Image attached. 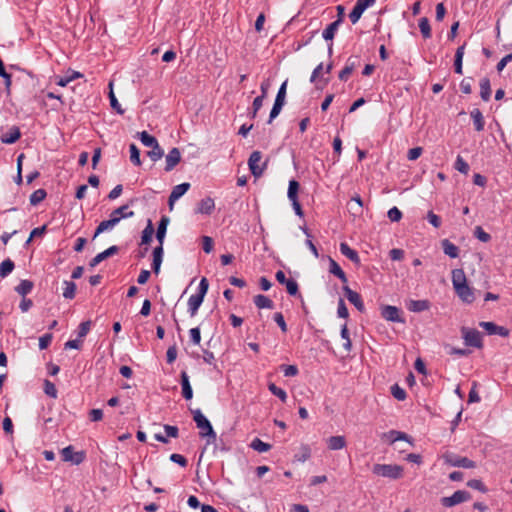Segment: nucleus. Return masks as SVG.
I'll list each match as a JSON object with an SVG mask.
<instances>
[{"label": "nucleus", "instance_id": "nucleus-55", "mask_svg": "<svg viewBox=\"0 0 512 512\" xmlns=\"http://www.w3.org/2000/svg\"><path fill=\"white\" fill-rule=\"evenodd\" d=\"M455 169L463 174H467L469 171V165L464 161L461 156H458L455 162Z\"/></svg>", "mask_w": 512, "mask_h": 512}, {"label": "nucleus", "instance_id": "nucleus-3", "mask_svg": "<svg viewBox=\"0 0 512 512\" xmlns=\"http://www.w3.org/2000/svg\"><path fill=\"white\" fill-rule=\"evenodd\" d=\"M262 153L260 151H253L249 157L248 165L251 171V174L258 178L262 176L265 169L267 168L268 161L261 162Z\"/></svg>", "mask_w": 512, "mask_h": 512}, {"label": "nucleus", "instance_id": "nucleus-36", "mask_svg": "<svg viewBox=\"0 0 512 512\" xmlns=\"http://www.w3.org/2000/svg\"><path fill=\"white\" fill-rule=\"evenodd\" d=\"M408 309L412 312H422L429 309V302L427 300H411Z\"/></svg>", "mask_w": 512, "mask_h": 512}, {"label": "nucleus", "instance_id": "nucleus-37", "mask_svg": "<svg viewBox=\"0 0 512 512\" xmlns=\"http://www.w3.org/2000/svg\"><path fill=\"white\" fill-rule=\"evenodd\" d=\"M139 138H140L141 143H142L144 146H146V147H150V148H152V147H154L155 145H157V144H158L157 139H156L154 136L150 135V134H149L148 132H146V131H142V132H140V133H139Z\"/></svg>", "mask_w": 512, "mask_h": 512}, {"label": "nucleus", "instance_id": "nucleus-33", "mask_svg": "<svg viewBox=\"0 0 512 512\" xmlns=\"http://www.w3.org/2000/svg\"><path fill=\"white\" fill-rule=\"evenodd\" d=\"M154 227L151 220H148L147 226L142 231L141 245H148L152 241Z\"/></svg>", "mask_w": 512, "mask_h": 512}, {"label": "nucleus", "instance_id": "nucleus-57", "mask_svg": "<svg viewBox=\"0 0 512 512\" xmlns=\"http://www.w3.org/2000/svg\"><path fill=\"white\" fill-rule=\"evenodd\" d=\"M281 369L286 377H294L298 374V368L295 365H282Z\"/></svg>", "mask_w": 512, "mask_h": 512}, {"label": "nucleus", "instance_id": "nucleus-44", "mask_svg": "<svg viewBox=\"0 0 512 512\" xmlns=\"http://www.w3.org/2000/svg\"><path fill=\"white\" fill-rule=\"evenodd\" d=\"M419 28H420V31L425 39H428L431 37L430 23L426 17H422L419 20Z\"/></svg>", "mask_w": 512, "mask_h": 512}, {"label": "nucleus", "instance_id": "nucleus-9", "mask_svg": "<svg viewBox=\"0 0 512 512\" xmlns=\"http://www.w3.org/2000/svg\"><path fill=\"white\" fill-rule=\"evenodd\" d=\"M276 280L286 286L287 292L294 296L298 293V284L294 279H287L285 273L282 270H279L275 274Z\"/></svg>", "mask_w": 512, "mask_h": 512}, {"label": "nucleus", "instance_id": "nucleus-47", "mask_svg": "<svg viewBox=\"0 0 512 512\" xmlns=\"http://www.w3.org/2000/svg\"><path fill=\"white\" fill-rule=\"evenodd\" d=\"M129 150H130V160H131V162L134 165H136V166H140L141 165L140 151L137 148V146L135 144H130Z\"/></svg>", "mask_w": 512, "mask_h": 512}, {"label": "nucleus", "instance_id": "nucleus-40", "mask_svg": "<svg viewBox=\"0 0 512 512\" xmlns=\"http://www.w3.org/2000/svg\"><path fill=\"white\" fill-rule=\"evenodd\" d=\"M63 297L73 299L76 293V284L72 281H64Z\"/></svg>", "mask_w": 512, "mask_h": 512}, {"label": "nucleus", "instance_id": "nucleus-54", "mask_svg": "<svg viewBox=\"0 0 512 512\" xmlns=\"http://www.w3.org/2000/svg\"><path fill=\"white\" fill-rule=\"evenodd\" d=\"M283 106H284V104L281 102H277V101L274 102V105L270 112L268 123H271L273 121V119H275L280 114Z\"/></svg>", "mask_w": 512, "mask_h": 512}, {"label": "nucleus", "instance_id": "nucleus-56", "mask_svg": "<svg viewBox=\"0 0 512 512\" xmlns=\"http://www.w3.org/2000/svg\"><path fill=\"white\" fill-rule=\"evenodd\" d=\"M388 218L392 222H398L402 218V212L397 207H392L387 213Z\"/></svg>", "mask_w": 512, "mask_h": 512}, {"label": "nucleus", "instance_id": "nucleus-48", "mask_svg": "<svg viewBox=\"0 0 512 512\" xmlns=\"http://www.w3.org/2000/svg\"><path fill=\"white\" fill-rule=\"evenodd\" d=\"M341 337L342 339L345 340L344 344H343V347L344 349L347 351V352H350L351 351V348H352V342L350 340V337H349V331H348V328H347V325L344 324L341 328Z\"/></svg>", "mask_w": 512, "mask_h": 512}, {"label": "nucleus", "instance_id": "nucleus-1", "mask_svg": "<svg viewBox=\"0 0 512 512\" xmlns=\"http://www.w3.org/2000/svg\"><path fill=\"white\" fill-rule=\"evenodd\" d=\"M192 414L193 420L195 421L197 428L200 429V436L215 439L216 433L214 432L210 421L204 416L201 410H192Z\"/></svg>", "mask_w": 512, "mask_h": 512}, {"label": "nucleus", "instance_id": "nucleus-43", "mask_svg": "<svg viewBox=\"0 0 512 512\" xmlns=\"http://www.w3.org/2000/svg\"><path fill=\"white\" fill-rule=\"evenodd\" d=\"M251 448H253L255 451H258L260 453L267 452L271 449V445L268 443L263 442L259 438H255L251 444Z\"/></svg>", "mask_w": 512, "mask_h": 512}, {"label": "nucleus", "instance_id": "nucleus-46", "mask_svg": "<svg viewBox=\"0 0 512 512\" xmlns=\"http://www.w3.org/2000/svg\"><path fill=\"white\" fill-rule=\"evenodd\" d=\"M268 389L273 395L277 396L282 402H286L287 393L282 388L277 387L274 383H270L268 385Z\"/></svg>", "mask_w": 512, "mask_h": 512}, {"label": "nucleus", "instance_id": "nucleus-63", "mask_svg": "<svg viewBox=\"0 0 512 512\" xmlns=\"http://www.w3.org/2000/svg\"><path fill=\"white\" fill-rule=\"evenodd\" d=\"M202 248L205 253H210L213 250V239L209 236H203Z\"/></svg>", "mask_w": 512, "mask_h": 512}, {"label": "nucleus", "instance_id": "nucleus-42", "mask_svg": "<svg viewBox=\"0 0 512 512\" xmlns=\"http://www.w3.org/2000/svg\"><path fill=\"white\" fill-rule=\"evenodd\" d=\"M109 88H110V92H109V100H110V105L111 107L117 111V113L119 114H123L124 113V110L121 108V105L119 104L114 92H113V83L110 82L109 83Z\"/></svg>", "mask_w": 512, "mask_h": 512}, {"label": "nucleus", "instance_id": "nucleus-50", "mask_svg": "<svg viewBox=\"0 0 512 512\" xmlns=\"http://www.w3.org/2000/svg\"><path fill=\"white\" fill-rule=\"evenodd\" d=\"M298 190H299V183L296 180H291L289 182V187H288V198L290 201L298 199L297 198Z\"/></svg>", "mask_w": 512, "mask_h": 512}, {"label": "nucleus", "instance_id": "nucleus-30", "mask_svg": "<svg viewBox=\"0 0 512 512\" xmlns=\"http://www.w3.org/2000/svg\"><path fill=\"white\" fill-rule=\"evenodd\" d=\"M254 304L259 309H272L274 307L273 301L265 295L259 294L254 297Z\"/></svg>", "mask_w": 512, "mask_h": 512}, {"label": "nucleus", "instance_id": "nucleus-49", "mask_svg": "<svg viewBox=\"0 0 512 512\" xmlns=\"http://www.w3.org/2000/svg\"><path fill=\"white\" fill-rule=\"evenodd\" d=\"M391 394L393 397L399 401H403L406 399V392L403 388H401L398 384H394L391 387Z\"/></svg>", "mask_w": 512, "mask_h": 512}, {"label": "nucleus", "instance_id": "nucleus-38", "mask_svg": "<svg viewBox=\"0 0 512 512\" xmlns=\"http://www.w3.org/2000/svg\"><path fill=\"white\" fill-rule=\"evenodd\" d=\"M464 49H465V45L458 47L456 50V54H455L454 67H455V72L458 74H462V59H463V55H464Z\"/></svg>", "mask_w": 512, "mask_h": 512}, {"label": "nucleus", "instance_id": "nucleus-58", "mask_svg": "<svg viewBox=\"0 0 512 512\" xmlns=\"http://www.w3.org/2000/svg\"><path fill=\"white\" fill-rule=\"evenodd\" d=\"M264 99H265L264 96H257L254 99L253 104H252L253 111H252V114H251V118H255L256 117L257 112L260 110V108L263 105Z\"/></svg>", "mask_w": 512, "mask_h": 512}, {"label": "nucleus", "instance_id": "nucleus-59", "mask_svg": "<svg viewBox=\"0 0 512 512\" xmlns=\"http://www.w3.org/2000/svg\"><path fill=\"white\" fill-rule=\"evenodd\" d=\"M209 288V283L206 278H202L199 283L198 287V293L195 295L200 296L201 298H204Z\"/></svg>", "mask_w": 512, "mask_h": 512}, {"label": "nucleus", "instance_id": "nucleus-15", "mask_svg": "<svg viewBox=\"0 0 512 512\" xmlns=\"http://www.w3.org/2000/svg\"><path fill=\"white\" fill-rule=\"evenodd\" d=\"M119 251V248L117 246H111L108 249L104 250L103 252L98 253L92 260L90 261L89 265L90 267H95L105 259H107L110 256L115 255Z\"/></svg>", "mask_w": 512, "mask_h": 512}, {"label": "nucleus", "instance_id": "nucleus-22", "mask_svg": "<svg viewBox=\"0 0 512 512\" xmlns=\"http://www.w3.org/2000/svg\"><path fill=\"white\" fill-rule=\"evenodd\" d=\"M327 446L330 450H341L346 446V439L344 436H331L327 440Z\"/></svg>", "mask_w": 512, "mask_h": 512}, {"label": "nucleus", "instance_id": "nucleus-20", "mask_svg": "<svg viewBox=\"0 0 512 512\" xmlns=\"http://www.w3.org/2000/svg\"><path fill=\"white\" fill-rule=\"evenodd\" d=\"M181 387H182V396L186 400H190L193 397V390L189 381V376L185 371L181 372Z\"/></svg>", "mask_w": 512, "mask_h": 512}, {"label": "nucleus", "instance_id": "nucleus-23", "mask_svg": "<svg viewBox=\"0 0 512 512\" xmlns=\"http://www.w3.org/2000/svg\"><path fill=\"white\" fill-rule=\"evenodd\" d=\"M163 259V246L159 245L153 250V262L152 269L155 274H158L160 271L161 263Z\"/></svg>", "mask_w": 512, "mask_h": 512}, {"label": "nucleus", "instance_id": "nucleus-4", "mask_svg": "<svg viewBox=\"0 0 512 512\" xmlns=\"http://www.w3.org/2000/svg\"><path fill=\"white\" fill-rule=\"evenodd\" d=\"M444 462L452 467L475 468L476 463L467 457L447 452L443 455Z\"/></svg>", "mask_w": 512, "mask_h": 512}, {"label": "nucleus", "instance_id": "nucleus-32", "mask_svg": "<svg viewBox=\"0 0 512 512\" xmlns=\"http://www.w3.org/2000/svg\"><path fill=\"white\" fill-rule=\"evenodd\" d=\"M442 248L444 253L451 258H456L459 255V248L448 239L442 241Z\"/></svg>", "mask_w": 512, "mask_h": 512}, {"label": "nucleus", "instance_id": "nucleus-53", "mask_svg": "<svg viewBox=\"0 0 512 512\" xmlns=\"http://www.w3.org/2000/svg\"><path fill=\"white\" fill-rule=\"evenodd\" d=\"M44 392L51 398H57V389L55 385L49 380L44 381Z\"/></svg>", "mask_w": 512, "mask_h": 512}, {"label": "nucleus", "instance_id": "nucleus-17", "mask_svg": "<svg viewBox=\"0 0 512 512\" xmlns=\"http://www.w3.org/2000/svg\"><path fill=\"white\" fill-rule=\"evenodd\" d=\"M215 209L214 200L211 197L202 199L196 208V213L210 215Z\"/></svg>", "mask_w": 512, "mask_h": 512}, {"label": "nucleus", "instance_id": "nucleus-60", "mask_svg": "<svg viewBox=\"0 0 512 512\" xmlns=\"http://www.w3.org/2000/svg\"><path fill=\"white\" fill-rule=\"evenodd\" d=\"M337 314L339 317L345 318V319L348 318V316H349V312L345 305V302L341 298L339 299V302H338Z\"/></svg>", "mask_w": 512, "mask_h": 512}, {"label": "nucleus", "instance_id": "nucleus-14", "mask_svg": "<svg viewBox=\"0 0 512 512\" xmlns=\"http://www.w3.org/2000/svg\"><path fill=\"white\" fill-rule=\"evenodd\" d=\"M358 57H350L347 60L345 67L339 72V79L341 81H347L354 69L358 66Z\"/></svg>", "mask_w": 512, "mask_h": 512}, {"label": "nucleus", "instance_id": "nucleus-27", "mask_svg": "<svg viewBox=\"0 0 512 512\" xmlns=\"http://www.w3.org/2000/svg\"><path fill=\"white\" fill-rule=\"evenodd\" d=\"M168 223H169V218L166 216H163L158 224V228L156 231V238L159 241V245H161V246H163Z\"/></svg>", "mask_w": 512, "mask_h": 512}, {"label": "nucleus", "instance_id": "nucleus-64", "mask_svg": "<svg viewBox=\"0 0 512 512\" xmlns=\"http://www.w3.org/2000/svg\"><path fill=\"white\" fill-rule=\"evenodd\" d=\"M422 152H423V149L421 147L412 148L408 151L407 158L410 161H414L421 156Z\"/></svg>", "mask_w": 512, "mask_h": 512}, {"label": "nucleus", "instance_id": "nucleus-28", "mask_svg": "<svg viewBox=\"0 0 512 512\" xmlns=\"http://www.w3.org/2000/svg\"><path fill=\"white\" fill-rule=\"evenodd\" d=\"M203 300H204V298H201L200 296H197L195 294L190 296V298L188 300V312L190 313L191 317L196 315Z\"/></svg>", "mask_w": 512, "mask_h": 512}, {"label": "nucleus", "instance_id": "nucleus-35", "mask_svg": "<svg viewBox=\"0 0 512 512\" xmlns=\"http://www.w3.org/2000/svg\"><path fill=\"white\" fill-rule=\"evenodd\" d=\"M383 438H386L390 443H394L398 440L408 441V435L406 433L396 430H390L389 432L384 433Z\"/></svg>", "mask_w": 512, "mask_h": 512}, {"label": "nucleus", "instance_id": "nucleus-29", "mask_svg": "<svg viewBox=\"0 0 512 512\" xmlns=\"http://www.w3.org/2000/svg\"><path fill=\"white\" fill-rule=\"evenodd\" d=\"M452 283L454 289L467 284L466 276L462 269H454L452 271Z\"/></svg>", "mask_w": 512, "mask_h": 512}, {"label": "nucleus", "instance_id": "nucleus-41", "mask_svg": "<svg viewBox=\"0 0 512 512\" xmlns=\"http://www.w3.org/2000/svg\"><path fill=\"white\" fill-rule=\"evenodd\" d=\"M311 456V449L308 445L303 444L299 448V452L295 455V458L299 462L307 461Z\"/></svg>", "mask_w": 512, "mask_h": 512}, {"label": "nucleus", "instance_id": "nucleus-12", "mask_svg": "<svg viewBox=\"0 0 512 512\" xmlns=\"http://www.w3.org/2000/svg\"><path fill=\"white\" fill-rule=\"evenodd\" d=\"M189 188H190V184L189 183H181V184L176 185L175 187H173V189L171 191V194L169 196V199H168V204H169L170 210L173 209L174 203L180 197H182L189 190Z\"/></svg>", "mask_w": 512, "mask_h": 512}, {"label": "nucleus", "instance_id": "nucleus-45", "mask_svg": "<svg viewBox=\"0 0 512 512\" xmlns=\"http://www.w3.org/2000/svg\"><path fill=\"white\" fill-rule=\"evenodd\" d=\"M46 195H47V193L44 189H38V190L34 191L30 195L31 205L39 204L40 202H42L45 199Z\"/></svg>", "mask_w": 512, "mask_h": 512}, {"label": "nucleus", "instance_id": "nucleus-25", "mask_svg": "<svg viewBox=\"0 0 512 512\" xmlns=\"http://www.w3.org/2000/svg\"><path fill=\"white\" fill-rule=\"evenodd\" d=\"M342 22H343V19L341 17H339L337 20H335L334 22L329 24L327 26V28L322 33L323 38L327 41L332 40Z\"/></svg>", "mask_w": 512, "mask_h": 512}, {"label": "nucleus", "instance_id": "nucleus-19", "mask_svg": "<svg viewBox=\"0 0 512 512\" xmlns=\"http://www.w3.org/2000/svg\"><path fill=\"white\" fill-rule=\"evenodd\" d=\"M133 216H134V212L128 211V205H122V206L118 207L117 209H114L110 214V217L112 219H116L115 222L117 224L120 222L121 219L130 218Z\"/></svg>", "mask_w": 512, "mask_h": 512}, {"label": "nucleus", "instance_id": "nucleus-8", "mask_svg": "<svg viewBox=\"0 0 512 512\" xmlns=\"http://www.w3.org/2000/svg\"><path fill=\"white\" fill-rule=\"evenodd\" d=\"M381 316L390 322L403 323L404 319L400 315V310L396 306L384 305L381 307Z\"/></svg>", "mask_w": 512, "mask_h": 512}, {"label": "nucleus", "instance_id": "nucleus-7", "mask_svg": "<svg viewBox=\"0 0 512 512\" xmlns=\"http://www.w3.org/2000/svg\"><path fill=\"white\" fill-rule=\"evenodd\" d=\"M461 333L465 345L480 348V333L476 329L462 327Z\"/></svg>", "mask_w": 512, "mask_h": 512}, {"label": "nucleus", "instance_id": "nucleus-2", "mask_svg": "<svg viewBox=\"0 0 512 512\" xmlns=\"http://www.w3.org/2000/svg\"><path fill=\"white\" fill-rule=\"evenodd\" d=\"M372 471L378 476L390 479H399L403 474V468L401 466L391 464H375Z\"/></svg>", "mask_w": 512, "mask_h": 512}, {"label": "nucleus", "instance_id": "nucleus-13", "mask_svg": "<svg viewBox=\"0 0 512 512\" xmlns=\"http://www.w3.org/2000/svg\"><path fill=\"white\" fill-rule=\"evenodd\" d=\"M181 161V152L178 148H172L169 153L166 155L165 162V171H172Z\"/></svg>", "mask_w": 512, "mask_h": 512}, {"label": "nucleus", "instance_id": "nucleus-11", "mask_svg": "<svg viewBox=\"0 0 512 512\" xmlns=\"http://www.w3.org/2000/svg\"><path fill=\"white\" fill-rule=\"evenodd\" d=\"M482 328L488 335H498L501 337H508L509 330L504 326H499L493 322H482Z\"/></svg>", "mask_w": 512, "mask_h": 512}, {"label": "nucleus", "instance_id": "nucleus-5", "mask_svg": "<svg viewBox=\"0 0 512 512\" xmlns=\"http://www.w3.org/2000/svg\"><path fill=\"white\" fill-rule=\"evenodd\" d=\"M63 461L71 462L75 465H79L85 459V453L83 451L75 452L72 446H67L61 450Z\"/></svg>", "mask_w": 512, "mask_h": 512}, {"label": "nucleus", "instance_id": "nucleus-24", "mask_svg": "<svg viewBox=\"0 0 512 512\" xmlns=\"http://www.w3.org/2000/svg\"><path fill=\"white\" fill-rule=\"evenodd\" d=\"M455 291L459 298L466 303H471L474 300V294L467 284L455 288Z\"/></svg>", "mask_w": 512, "mask_h": 512}, {"label": "nucleus", "instance_id": "nucleus-61", "mask_svg": "<svg viewBox=\"0 0 512 512\" xmlns=\"http://www.w3.org/2000/svg\"><path fill=\"white\" fill-rule=\"evenodd\" d=\"M170 460L172 462H174V463L179 464L182 467H186L187 464H188L187 459L183 455H180V454H177V453L171 454L170 455Z\"/></svg>", "mask_w": 512, "mask_h": 512}, {"label": "nucleus", "instance_id": "nucleus-10", "mask_svg": "<svg viewBox=\"0 0 512 512\" xmlns=\"http://www.w3.org/2000/svg\"><path fill=\"white\" fill-rule=\"evenodd\" d=\"M343 291L348 301L353 304L358 311L363 312L365 310L361 295L358 292L353 291L347 285L343 286Z\"/></svg>", "mask_w": 512, "mask_h": 512}, {"label": "nucleus", "instance_id": "nucleus-51", "mask_svg": "<svg viewBox=\"0 0 512 512\" xmlns=\"http://www.w3.org/2000/svg\"><path fill=\"white\" fill-rule=\"evenodd\" d=\"M147 155L151 158L152 161H157L161 159L164 155V152L162 148L159 146V144L152 147L150 151H148Z\"/></svg>", "mask_w": 512, "mask_h": 512}, {"label": "nucleus", "instance_id": "nucleus-21", "mask_svg": "<svg viewBox=\"0 0 512 512\" xmlns=\"http://www.w3.org/2000/svg\"><path fill=\"white\" fill-rule=\"evenodd\" d=\"M329 272L336 277H338L342 283L346 284L348 282V279L346 277V274L342 270V268L339 266V264L329 257Z\"/></svg>", "mask_w": 512, "mask_h": 512}, {"label": "nucleus", "instance_id": "nucleus-6", "mask_svg": "<svg viewBox=\"0 0 512 512\" xmlns=\"http://www.w3.org/2000/svg\"><path fill=\"white\" fill-rule=\"evenodd\" d=\"M470 498V495L467 491L458 490L450 497H443L441 499V503L446 508H451L456 504L467 501Z\"/></svg>", "mask_w": 512, "mask_h": 512}, {"label": "nucleus", "instance_id": "nucleus-34", "mask_svg": "<svg viewBox=\"0 0 512 512\" xmlns=\"http://www.w3.org/2000/svg\"><path fill=\"white\" fill-rule=\"evenodd\" d=\"M33 282L30 280H21V282L15 287V291L25 297L27 294H29L33 289Z\"/></svg>", "mask_w": 512, "mask_h": 512}, {"label": "nucleus", "instance_id": "nucleus-39", "mask_svg": "<svg viewBox=\"0 0 512 512\" xmlns=\"http://www.w3.org/2000/svg\"><path fill=\"white\" fill-rule=\"evenodd\" d=\"M14 267V262L10 259L2 261L0 264V277L5 278L8 276L13 271Z\"/></svg>", "mask_w": 512, "mask_h": 512}, {"label": "nucleus", "instance_id": "nucleus-31", "mask_svg": "<svg viewBox=\"0 0 512 512\" xmlns=\"http://www.w3.org/2000/svg\"><path fill=\"white\" fill-rule=\"evenodd\" d=\"M115 220L116 219H112L110 217L108 220H104V221L100 222V224L97 226V228L94 232L93 238L95 239L101 233L114 228L117 225Z\"/></svg>", "mask_w": 512, "mask_h": 512}, {"label": "nucleus", "instance_id": "nucleus-18", "mask_svg": "<svg viewBox=\"0 0 512 512\" xmlns=\"http://www.w3.org/2000/svg\"><path fill=\"white\" fill-rule=\"evenodd\" d=\"M21 137L20 129L16 126L11 127L7 132L1 135V141L5 144H13Z\"/></svg>", "mask_w": 512, "mask_h": 512}, {"label": "nucleus", "instance_id": "nucleus-16", "mask_svg": "<svg viewBox=\"0 0 512 512\" xmlns=\"http://www.w3.org/2000/svg\"><path fill=\"white\" fill-rule=\"evenodd\" d=\"M82 77H83L82 73H80L78 71H74V70H68L64 76L56 77V84L61 87H65L73 80L82 78Z\"/></svg>", "mask_w": 512, "mask_h": 512}, {"label": "nucleus", "instance_id": "nucleus-62", "mask_svg": "<svg viewBox=\"0 0 512 512\" xmlns=\"http://www.w3.org/2000/svg\"><path fill=\"white\" fill-rule=\"evenodd\" d=\"M90 327H91V321L82 322L78 328L79 338L85 337L88 334Z\"/></svg>", "mask_w": 512, "mask_h": 512}, {"label": "nucleus", "instance_id": "nucleus-52", "mask_svg": "<svg viewBox=\"0 0 512 512\" xmlns=\"http://www.w3.org/2000/svg\"><path fill=\"white\" fill-rule=\"evenodd\" d=\"M365 10L360 7V5L355 4L354 8L349 14V18L353 24L357 23L359 19L361 18L363 12Z\"/></svg>", "mask_w": 512, "mask_h": 512}, {"label": "nucleus", "instance_id": "nucleus-26", "mask_svg": "<svg viewBox=\"0 0 512 512\" xmlns=\"http://www.w3.org/2000/svg\"><path fill=\"white\" fill-rule=\"evenodd\" d=\"M340 251L344 256H346L352 262H354L356 264H358L360 262V258H359L357 251L352 249L347 243L343 242L340 244Z\"/></svg>", "mask_w": 512, "mask_h": 512}]
</instances>
